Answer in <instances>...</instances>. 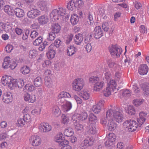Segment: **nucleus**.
Masks as SVG:
<instances>
[{
    "label": "nucleus",
    "instance_id": "obj_18",
    "mask_svg": "<svg viewBox=\"0 0 149 149\" xmlns=\"http://www.w3.org/2000/svg\"><path fill=\"white\" fill-rule=\"evenodd\" d=\"M37 5L38 8L42 11H46L48 10L47 3L46 1H39Z\"/></svg>",
    "mask_w": 149,
    "mask_h": 149
},
{
    "label": "nucleus",
    "instance_id": "obj_14",
    "mask_svg": "<svg viewBox=\"0 0 149 149\" xmlns=\"http://www.w3.org/2000/svg\"><path fill=\"white\" fill-rule=\"evenodd\" d=\"M106 118L107 120H108V123L107 124V129L111 131L114 130L116 127V124L114 122L113 120H110L109 118H107V116Z\"/></svg>",
    "mask_w": 149,
    "mask_h": 149
},
{
    "label": "nucleus",
    "instance_id": "obj_44",
    "mask_svg": "<svg viewBox=\"0 0 149 149\" xmlns=\"http://www.w3.org/2000/svg\"><path fill=\"white\" fill-rule=\"evenodd\" d=\"M79 116V120L80 121H83L85 120L87 118L88 114L86 112H82L81 114H79L78 116Z\"/></svg>",
    "mask_w": 149,
    "mask_h": 149
},
{
    "label": "nucleus",
    "instance_id": "obj_3",
    "mask_svg": "<svg viewBox=\"0 0 149 149\" xmlns=\"http://www.w3.org/2000/svg\"><path fill=\"white\" fill-rule=\"evenodd\" d=\"M65 14V10L63 8L53 10L50 14L51 18L54 20H58L63 18Z\"/></svg>",
    "mask_w": 149,
    "mask_h": 149
},
{
    "label": "nucleus",
    "instance_id": "obj_21",
    "mask_svg": "<svg viewBox=\"0 0 149 149\" xmlns=\"http://www.w3.org/2000/svg\"><path fill=\"white\" fill-rule=\"evenodd\" d=\"M38 20L39 23L41 24H46L48 21L49 19L47 16L45 15H43L39 17Z\"/></svg>",
    "mask_w": 149,
    "mask_h": 149
},
{
    "label": "nucleus",
    "instance_id": "obj_28",
    "mask_svg": "<svg viewBox=\"0 0 149 149\" xmlns=\"http://www.w3.org/2000/svg\"><path fill=\"white\" fill-rule=\"evenodd\" d=\"M104 84L103 81L97 82L95 84L94 89L95 91H98L102 88Z\"/></svg>",
    "mask_w": 149,
    "mask_h": 149
},
{
    "label": "nucleus",
    "instance_id": "obj_25",
    "mask_svg": "<svg viewBox=\"0 0 149 149\" xmlns=\"http://www.w3.org/2000/svg\"><path fill=\"white\" fill-rule=\"evenodd\" d=\"M79 20V18L77 15L73 14L71 15L70 21L73 25H75L77 24Z\"/></svg>",
    "mask_w": 149,
    "mask_h": 149
},
{
    "label": "nucleus",
    "instance_id": "obj_36",
    "mask_svg": "<svg viewBox=\"0 0 149 149\" xmlns=\"http://www.w3.org/2000/svg\"><path fill=\"white\" fill-rule=\"evenodd\" d=\"M56 34L52 31L50 32L47 37V40L49 41L53 40L56 38Z\"/></svg>",
    "mask_w": 149,
    "mask_h": 149
},
{
    "label": "nucleus",
    "instance_id": "obj_64",
    "mask_svg": "<svg viewBox=\"0 0 149 149\" xmlns=\"http://www.w3.org/2000/svg\"><path fill=\"white\" fill-rule=\"evenodd\" d=\"M105 78L107 82L110 81L111 79V74L110 73H105Z\"/></svg>",
    "mask_w": 149,
    "mask_h": 149
},
{
    "label": "nucleus",
    "instance_id": "obj_22",
    "mask_svg": "<svg viewBox=\"0 0 149 149\" xmlns=\"http://www.w3.org/2000/svg\"><path fill=\"white\" fill-rule=\"evenodd\" d=\"M61 29V26L58 23H55L52 25V32L56 34L59 33Z\"/></svg>",
    "mask_w": 149,
    "mask_h": 149
},
{
    "label": "nucleus",
    "instance_id": "obj_13",
    "mask_svg": "<svg viewBox=\"0 0 149 149\" xmlns=\"http://www.w3.org/2000/svg\"><path fill=\"white\" fill-rule=\"evenodd\" d=\"M148 70V67L146 64H143L139 67L138 72L141 75H144L147 74Z\"/></svg>",
    "mask_w": 149,
    "mask_h": 149
},
{
    "label": "nucleus",
    "instance_id": "obj_4",
    "mask_svg": "<svg viewBox=\"0 0 149 149\" xmlns=\"http://www.w3.org/2000/svg\"><path fill=\"white\" fill-rule=\"evenodd\" d=\"M110 54L112 56H116L119 58L121 54L122 50V49L116 45H111L108 47Z\"/></svg>",
    "mask_w": 149,
    "mask_h": 149
},
{
    "label": "nucleus",
    "instance_id": "obj_54",
    "mask_svg": "<svg viewBox=\"0 0 149 149\" xmlns=\"http://www.w3.org/2000/svg\"><path fill=\"white\" fill-rule=\"evenodd\" d=\"M62 120L61 122L63 124H66L68 123L69 119L68 117L66 116L65 115H63L62 116Z\"/></svg>",
    "mask_w": 149,
    "mask_h": 149
},
{
    "label": "nucleus",
    "instance_id": "obj_11",
    "mask_svg": "<svg viewBox=\"0 0 149 149\" xmlns=\"http://www.w3.org/2000/svg\"><path fill=\"white\" fill-rule=\"evenodd\" d=\"M71 97V95L69 93L66 92H61L58 96V100L61 103H63L65 101L64 98H70Z\"/></svg>",
    "mask_w": 149,
    "mask_h": 149
},
{
    "label": "nucleus",
    "instance_id": "obj_8",
    "mask_svg": "<svg viewBox=\"0 0 149 149\" xmlns=\"http://www.w3.org/2000/svg\"><path fill=\"white\" fill-rule=\"evenodd\" d=\"M63 135L61 133L57 135L55 138L54 140L55 141L58 143L60 146H63L64 145H68L69 142L68 141L64 139Z\"/></svg>",
    "mask_w": 149,
    "mask_h": 149
},
{
    "label": "nucleus",
    "instance_id": "obj_49",
    "mask_svg": "<svg viewBox=\"0 0 149 149\" xmlns=\"http://www.w3.org/2000/svg\"><path fill=\"white\" fill-rule=\"evenodd\" d=\"M45 84L48 88H50L52 86V81L49 78L45 79Z\"/></svg>",
    "mask_w": 149,
    "mask_h": 149
},
{
    "label": "nucleus",
    "instance_id": "obj_41",
    "mask_svg": "<svg viewBox=\"0 0 149 149\" xmlns=\"http://www.w3.org/2000/svg\"><path fill=\"white\" fill-rule=\"evenodd\" d=\"M99 80V78L96 76H92L90 77L89 79V82L90 83H95L96 84Z\"/></svg>",
    "mask_w": 149,
    "mask_h": 149
},
{
    "label": "nucleus",
    "instance_id": "obj_2",
    "mask_svg": "<svg viewBox=\"0 0 149 149\" xmlns=\"http://www.w3.org/2000/svg\"><path fill=\"white\" fill-rule=\"evenodd\" d=\"M118 110L117 107L109 109L106 112L107 117L109 118L110 120L114 119L118 123L121 122L123 119V115Z\"/></svg>",
    "mask_w": 149,
    "mask_h": 149
},
{
    "label": "nucleus",
    "instance_id": "obj_60",
    "mask_svg": "<svg viewBox=\"0 0 149 149\" xmlns=\"http://www.w3.org/2000/svg\"><path fill=\"white\" fill-rule=\"evenodd\" d=\"M18 125L20 126H23L25 124L26 122L23 118H19L17 120Z\"/></svg>",
    "mask_w": 149,
    "mask_h": 149
},
{
    "label": "nucleus",
    "instance_id": "obj_16",
    "mask_svg": "<svg viewBox=\"0 0 149 149\" xmlns=\"http://www.w3.org/2000/svg\"><path fill=\"white\" fill-rule=\"evenodd\" d=\"M31 142H32V145L34 146L39 145L41 143V140L39 136H32L30 139Z\"/></svg>",
    "mask_w": 149,
    "mask_h": 149
},
{
    "label": "nucleus",
    "instance_id": "obj_53",
    "mask_svg": "<svg viewBox=\"0 0 149 149\" xmlns=\"http://www.w3.org/2000/svg\"><path fill=\"white\" fill-rule=\"evenodd\" d=\"M39 33L37 31L34 30L31 31L30 34V37L32 39H34L38 36Z\"/></svg>",
    "mask_w": 149,
    "mask_h": 149
},
{
    "label": "nucleus",
    "instance_id": "obj_46",
    "mask_svg": "<svg viewBox=\"0 0 149 149\" xmlns=\"http://www.w3.org/2000/svg\"><path fill=\"white\" fill-rule=\"evenodd\" d=\"M104 95L106 97L109 96L111 94V88L110 87H108L103 91Z\"/></svg>",
    "mask_w": 149,
    "mask_h": 149
},
{
    "label": "nucleus",
    "instance_id": "obj_33",
    "mask_svg": "<svg viewBox=\"0 0 149 149\" xmlns=\"http://www.w3.org/2000/svg\"><path fill=\"white\" fill-rule=\"evenodd\" d=\"M91 142L90 140L89 141L88 139H86L81 144V146L82 148H86L88 146L91 145Z\"/></svg>",
    "mask_w": 149,
    "mask_h": 149
},
{
    "label": "nucleus",
    "instance_id": "obj_10",
    "mask_svg": "<svg viewBox=\"0 0 149 149\" xmlns=\"http://www.w3.org/2000/svg\"><path fill=\"white\" fill-rule=\"evenodd\" d=\"M93 32L94 35V38L96 39H99L103 36V31L100 26H96Z\"/></svg>",
    "mask_w": 149,
    "mask_h": 149
},
{
    "label": "nucleus",
    "instance_id": "obj_24",
    "mask_svg": "<svg viewBox=\"0 0 149 149\" xmlns=\"http://www.w3.org/2000/svg\"><path fill=\"white\" fill-rule=\"evenodd\" d=\"M8 76L6 75L3 76L1 78L2 84L4 86H7L9 88V79Z\"/></svg>",
    "mask_w": 149,
    "mask_h": 149
},
{
    "label": "nucleus",
    "instance_id": "obj_31",
    "mask_svg": "<svg viewBox=\"0 0 149 149\" xmlns=\"http://www.w3.org/2000/svg\"><path fill=\"white\" fill-rule=\"evenodd\" d=\"M67 6L68 9L71 11L73 10L76 8L75 3L72 1H69L68 3Z\"/></svg>",
    "mask_w": 149,
    "mask_h": 149
},
{
    "label": "nucleus",
    "instance_id": "obj_7",
    "mask_svg": "<svg viewBox=\"0 0 149 149\" xmlns=\"http://www.w3.org/2000/svg\"><path fill=\"white\" fill-rule=\"evenodd\" d=\"M24 85V82L23 80H19L17 82V80L16 79H10V88L12 90L15 89L17 86L18 88H21Z\"/></svg>",
    "mask_w": 149,
    "mask_h": 149
},
{
    "label": "nucleus",
    "instance_id": "obj_1",
    "mask_svg": "<svg viewBox=\"0 0 149 149\" xmlns=\"http://www.w3.org/2000/svg\"><path fill=\"white\" fill-rule=\"evenodd\" d=\"M147 113L143 111L139 113V118L137 119L138 124L134 120H129L125 121L123 123V125L125 128L127 129L128 131L133 132L136 130L138 127H140L143 124L146 120Z\"/></svg>",
    "mask_w": 149,
    "mask_h": 149
},
{
    "label": "nucleus",
    "instance_id": "obj_56",
    "mask_svg": "<svg viewBox=\"0 0 149 149\" xmlns=\"http://www.w3.org/2000/svg\"><path fill=\"white\" fill-rule=\"evenodd\" d=\"M23 119L26 123H29L31 121V116L29 114H26L24 115Z\"/></svg>",
    "mask_w": 149,
    "mask_h": 149
},
{
    "label": "nucleus",
    "instance_id": "obj_45",
    "mask_svg": "<svg viewBox=\"0 0 149 149\" xmlns=\"http://www.w3.org/2000/svg\"><path fill=\"white\" fill-rule=\"evenodd\" d=\"M101 109L100 106L96 104L93 106L92 109L94 113L98 114L100 112Z\"/></svg>",
    "mask_w": 149,
    "mask_h": 149
},
{
    "label": "nucleus",
    "instance_id": "obj_59",
    "mask_svg": "<svg viewBox=\"0 0 149 149\" xmlns=\"http://www.w3.org/2000/svg\"><path fill=\"white\" fill-rule=\"evenodd\" d=\"M85 47L87 51V52H89L92 49V46L91 43H88L85 45Z\"/></svg>",
    "mask_w": 149,
    "mask_h": 149
},
{
    "label": "nucleus",
    "instance_id": "obj_19",
    "mask_svg": "<svg viewBox=\"0 0 149 149\" xmlns=\"http://www.w3.org/2000/svg\"><path fill=\"white\" fill-rule=\"evenodd\" d=\"M83 38V35L81 33H78L75 35L74 40L75 44L77 45H79L82 42Z\"/></svg>",
    "mask_w": 149,
    "mask_h": 149
},
{
    "label": "nucleus",
    "instance_id": "obj_29",
    "mask_svg": "<svg viewBox=\"0 0 149 149\" xmlns=\"http://www.w3.org/2000/svg\"><path fill=\"white\" fill-rule=\"evenodd\" d=\"M9 57H6L4 59V62L2 64L3 68L5 69L9 68Z\"/></svg>",
    "mask_w": 149,
    "mask_h": 149
},
{
    "label": "nucleus",
    "instance_id": "obj_27",
    "mask_svg": "<svg viewBox=\"0 0 149 149\" xmlns=\"http://www.w3.org/2000/svg\"><path fill=\"white\" fill-rule=\"evenodd\" d=\"M87 132L90 135L94 134L96 133V129L95 125H92L89 126Z\"/></svg>",
    "mask_w": 149,
    "mask_h": 149
},
{
    "label": "nucleus",
    "instance_id": "obj_6",
    "mask_svg": "<svg viewBox=\"0 0 149 149\" xmlns=\"http://www.w3.org/2000/svg\"><path fill=\"white\" fill-rule=\"evenodd\" d=\"M30 9L27 13V15L29 18L34 19L41 14V12L33 6H30Z\"/></svg>",
    "mask_w": 149,
    "mask_h": 149
},
{
    "label": "nucleus",
    "instance_id": "obj_40",
    "mask_svg": "<svg viewBox=\"0 0 149 149\" xmlns=\"http://www.w3.org/2000/svg\"><path fill=\"white\" fill-rule=\"evenodd\" d=\"M126 112L129 114L132 115L135 113V109L133 107L130 106L128 107Z\"/></svg>",
    "mask_w": 149,
    "mask_h": 149
},
{
    "label": "nucleus",
    "instance_id": "obj_62",
    "mask_svg": "<svg viewBox=\"0 0 149 149\" xmlns=\"http://www.w3.org/2000/svg\"><path fill=\"white\" fill-rule=\"evenodd\" d=\"M73 37V35L72 34H70L68 36L67 39L66 40V43L67 44H69L70 42L72 40Z\"/></svg>",
    "mask_w": 149,
    "mask_h": 149
},
{
    "label": "nucleus",
    "instance_id": "obj_38",
    "mask_svg": "<svg viewBox=\"0 0 149 149\" xmlns=\"http://www.w3.org/2000/svg\"><path fill=\"white\" fill-rule=\"evenodd\" d=\"M108 65L110 68H113L114 70H116L117 67L118 66V65L114 62L112 61H108Z\"/></svg>",
    "mask_w": 149,
    "mask_h": 149
},
{
    "label": "nucleus",
    "instance_id": "obj_30",
    "mask_svg": "<svg viewBox=\"0 0 149 149\" xmlns=\"http://www.w3.org/2000/svg\"><path fill=\"white\" fill-rule=\"evenodd\" d=\"M20 71L23 74H26L29 73L30 71V68L26 65L20 68Z\"/></svg>",
    "mask_w": 149,
    "mask_h": 149
},
{
    "label": "nucleus",
    "instance_id": "obj_61",
    "mask_svg": "<svg viewBox=\"0 0 149 149\" xmlns=\"http://www.w3.org/2000/svg\"><path fill=\"white\" fill-rule=\"evenodd\" d=\"M140 32L144 34L146 33L147 30L146 29L145 27L143 25H141L140 27Z\"/></svg>",
    "mask_w": 149,
    "mask_h": 149
},
{
    "label": "nucleus",
    "instance_id": "obj_17",
    "mask_svg": "<svg viewBox=\"0 0 149 149\" xmlns=\"http://www.w3.org/2000/svg\"><path fill=\"white\" fill-rule=\"evenodd\" d=\"M24 99L25 101L31 103H33L36 100V97L35 95H30L28 93H26L24 95Z\"/></svg>",
    "mask_w": 149,
    "mask_h": 149
},
{
    "label": "nucleus",
    "instance_id": "obj_32",
    "mask_svg": "<svg viewBox=\"0 0 149 149\" xmlns=\"http://www.w3.org/2000/svg\"><path fill=\"white\" fill-rule=\"evenodd\" d=\"M73 133V132L72 129L70 128L65 129L64 132V135L68 137L72 136Z\"/></svg>",
    "mask_w": 149,
    "mask_h": 149
},
{
    "label": "nucleus",
    "instance_id": "obj_51",
    "mask_svg": "<svg viewBox=\"0 0 149 149\" xmlns=\"http://www.w3.org/2000/svg\"><path fill=\"white\" fill-rule=\"evenodd\" d=\"M53 111L54 114L56 116H58L61 113V111L59 108L57 106L54 107Z\"/></svg>",
    "mask_w": 149,
    "mask_h": 149
},
{
    "label": "nucleus",
    "instance_id": "obj_35",
    "mask_svg": "<svg viewBox=\"0 0 149 149\" xmlns=\"http://www.w3.org/2000/svg\"><path fill=\"white\" fill-rule=\"evenodd\" d=\"M89 121L92 123H95L97 121V117L93 113H90L88 116Z\"/></svg>",
    "mask_w": 149,
    "mask_h": 149
},
{
    "label": "nucleus",
    "instance_id": "obj_26",
    "mask_svg": "<svg viewBox=\"0 0 149 149\" xmlns=\"http://www.w3.org/2000/svg\"><path fill=\"white\" fill-rule=\"evenodd\" d=\"M115 135L113 133H109L106 136V138L108 140V141H107L105 143H107V141L108 143L114 142L115 141Z\"/></svg>",
    "mask_w": 149,
    "mask_h": 149
},
{
    "label": "nucleus",
    "instance_id": "obj_52",
    "mask_svg": "<svg viewBox=\"0 0 149 149\" xmlns=\"http://www.w3.org/2000/svg\"><path fill=\"white\" fill-rule=\"evenodd\" d=\"M102 28L104 31L107 32L109 28V24L107 22L104 23L102 25Z\"/></svg>",
    "mask_w": 149,
    "mask_h": 149
},
{
    "label": "nucleus",
    "instance_id": "obj_48",
    "mask_svg": "<svg viewBox=\"0 0 149 149\" xmlns=\"http://www.w3.org/2000/svg\"><path fill=\"white\" fill-rule=\"evenodd\" d=\"M80 95L85 100L88 99L90 96L89 94L86 92H84L81 93Z\"/></svg>",
    "mask_w": 149,
    "mask_h": 149
},
{
    "label": "nucleus",
    "instance_id": "obj_57",
    "mask_svg": "<svg viewBox=\"0 0 149 149\" xmlns=\"http://www.w3.org/2000/svg\"><path fill=\"white\" fill-rule=\"evenodd\" d=\"M37 52L35 50H31L29 51V55L30 57H34L36 56Z\"/></svg>",
    "mask_w": 149,
    "mask_h": 149
},
{
    "label": "nucleus",
    "instance_id": "obj_39",
    "mask_svg": "<svg viewBox=\"0 0 149 149\" xmlns=\"http://www.w3.org/2000/svg\"><path fill=\"white\" fill-rule=\"evenodd\" d=\"M64 108L65 109V111H69L72 107L71 103L69 101H67L66 102L63 104Z\"/></svg>",
    "mask_w": 149,
    "mask_h": 149
},
{
    "label": "nucleus",
    "instance_id": "obj_12",
    "mask_svg": "<svg viewBox=\"0 0 149 149\" xmlns=\"http://www.w3.org/2000/svg\"><path fill=\"white\" fill-rule=\"evenodd\" d=\"M39 128L41 131L45 132H47L51 130L52 127L48 123H44L40 125Z\"/></svg>",
    "mask_w": 149,
    "mask_h": 149
},
{
    "label": "nucleus",
    "instance_id": "obj_43",
    "mask_svg": "<svg viewBox=\"0 0 149 149\" xmlns=\"http://www.w3.org/2000/svg\"><path fill=\"white\" fill-rule=\"evenodd\" d=\"M108 82L110 84L108 87H110V88H111L113 91H114V90H116V84L115 80L113 79L112 80H111Z\"/></svg>",
    "mask_w": 149,
    "mask_h": 149
},
{
    "label": "nucleus",
    "instance_id": "obj_58",
    "mask_svg": "<svg viewBox=\"0 0 149 149\" xmlns=\"http://www.w3.org/2000/svg\"><path fill=\"white\" fill-rule=\"evenodd\" d=\"M62 43L61 41L59 39H56L54 42V45L56 48L59 47Z\"/></svg>",
    "mask_w": 149,
    "mask_h": 149
},
{
    "label": "nucleus",
    "instance_id": "obj_5",
    "mask_svg": "<svg viewBox=\"0 0 149 149\" xmlns=\"http://www.w3.org/2000/svg\"><path fill=\"white\" fill-rule=\"evenodd\" d=\"M84 85V80L83 79L79 78L75 79L72 83L73 89L77 91H79L83 88Z\"/></svg>",
    "mask_w": 149,
    "mask_h": 149
},
{
    "label": "nucleus",
    "instance_id": "obj_47",
    "mask_svg": "<svg viewBox=\"0 0 149 149\" xmlns=\"http://www.w3.org/2000/svg\"><path fill=\"white\" fill-rule=\"evenodd\" d=\"M143 102V101L141 99H138L134 100L133 101V104L136 107H138L141 105Z\"/></svg>",
    "mask_w": 149,
    "mask_h": 149
},
{
    "label": "nucleus",
    "instance_id": "obj_23",
    "mask_svg": "<svg viewBox=\"0 0 149 149\" xmlns=\"http://www.w3.org/2000/svg\"><path fill=\"white\" fill-rule=\"evenodd\" d=\"M77 50V49L73 46H70L67 49V55L69 56L73 55Z\"/></svg>",
    "mask_w": 149,
    "mask_h": 149
},
{
    "label": "nucleus",
    "instance_id": "obj_50",
    "mask_svg": "<svg viewBox=\"0 0 149 149\" xmlns=\"http://www.w3.org/2000/svg\"><path fill=\"white\" fill-rule=\"evenodd\" d=\"M48 45V43L46 41L43 42L42 44L40 46L38 49L40 51H42L45 47Z\"/></svg>",
    "mask_w": 149,
    "mask_h": 149
},
{
    "label": "nucleus",
    "instance_id": "obj_55",
    "mask_svg": "<svg viewBox=\"0 0 149 149\" xmlns=\"http://www.w3.org/2000/svg\"><path fill=\"white\" fill-rule=\"evenodd\" d=\"M75 3L76 7L79 8L81 7L84 3L83 1L81 0L77 1Z\"/></svg>",
    "mask_w": 149,
    "mask_h": 149
},
{
    "label": "nucleus",
    "instance_id": "obj_42",
    "mask_svg": "<svg viewBox=\"0 0 149 149\" xmlns=\"http://www.w3.org/2000/svg\"><path fill=\"white\" fill-rule=\"evenodd\" d=\"M42 41V38L41 36L38 37L33 42V44L35 46H38Z\"/></svg>",
    "mask_w": 149,
    "mask_h": 149
},
{
    "label": "nucleus",
    "instance_id": "obj_9",
    "mask_svg": "<svg viewBox=\"0 0 149 149\" xmlns=\"http://www.w3.org/2000/svg\"><path fill=\"white\" fill-rule=\"evenodd\" d=\"M15 15L18 17L20 18L23 17L24 15L23 10L20 8H16L14 9L10 8V15Z\"/></svg>",
    "mask_w": 149,
    "mask_h": 149
},
{
    "label": "nucleus",
    "instance_id": "obj_15",
    "mask_svg": "<svg viewBox=\"0 0 149 149\" xmlns=\"http://www.w3.org/2000/svg\"><path fill=\"white\" fill-rule=\"evenodd\" d=\"M53 45H51L48 48V51L46 53V55L48 58L49 59H52L55 56V51L53 49Z\"/></svg>",
    "mask_w": 149,
    "mask_h": 149
},
{
    "label": "nucleus",
    "instance_id": "obj_34",
    "mask_svg": "<svg viewBox=\"0 0 149 149\" xmlns=\"http://www.w3.org/2000/svg\"><path fill=\"white\" fill-rule=\"evenodd\" d=\"M34 84L36 87H39L41 86L42 84V80L41 77H38L35 79Z\"/></svg>",
    "mask_w": 149,
    "mask_h": 149
},
{
    "label": "nucleus",
    "instance_id": "obj_20",
    "mask_svg": "<svg viewBox=\"0 0 149 149\" xmlns=\"http://www.w3.org/2000/svg\"><path fill=\"white\" fill-rule=\"evenodd\" d=\"M142 88L144 91V94L145 96H149V84L145 82L142 85Z\"/></svg>",
    "mask_w": 149,
    "mask_h": 149
},
{
    "label": "nucleus",
    "instance_id": "obj_63",
    "mask_svg": "<svg viewBox=\"0 0 149 149\" xmlns=\"http://www.w3.org/2000/svg\"><path fill=\"white\" fill-rule=\"evenodd\" d=\"M9 23L7 22L5 24V25H4L3 30L6 32H8L9 31Z\"/></svg>",
    "mask_w": 149,
    "mask_h": 149
},
{
    "label": "nucleus",
    "instance_id": "obj_37",
    "mask_svg": "<svg viewBox=\"0 0 149 149\" xmlns=\"http://www.w3.org/2000/svg\"><path fill=\"white\" fill-rule=\"evenodd\" d=\"M120 92L122 93L123 95L125 97L130 96L131 94V91L128 89L121 90Z\"/></svg>",
    "mask_w": 149,
    "mask_h": 149
}]
</instances>
